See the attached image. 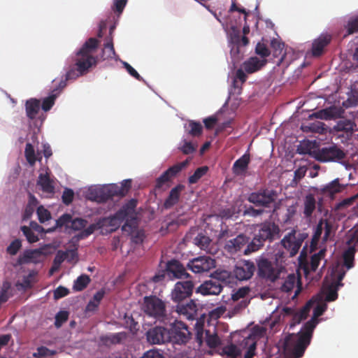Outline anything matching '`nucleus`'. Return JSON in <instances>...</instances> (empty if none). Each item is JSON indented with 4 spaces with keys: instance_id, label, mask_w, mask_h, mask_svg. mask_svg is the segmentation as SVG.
<instances>
[{
    "instance_id": "49530a36",
    "label": "nucleus",
    "mask_w": 358,
    "mask_h": 358,
    "mask_svg": "<svg viewBox=\"0 0 358 358\" xmlns=\"http://www.w3.org/2000/svg\"><path fill=\"white\" fill-rule=\"evenodd\" d=\"M186 131L193 136H197L201 134L203 127L200 122L189 121L185 126Z\"/></svg>"
},
{
    "instance_id": "1a4fd4ad",
    "label": "nucleus",
    "mask_w": 358,
    "mask_h": 358,
    "mask_svg": "<svg viewBox=\"0 0 358 358\" xmlns=\"http://www.w3.org/2000/svg\"><path fill=\"white\" fill-rule=\"evenodd\" d=\"M142 309L149 317L159 321L166 320V306L164 302L155 296H145Z\"/></svg>"
},
{
    "instance_id": "338daca9",
    "label": "nucleus",
    "mask_w": 358,
    "mask_h": 358,
    "mask_svg": "<svg viewBox=\"0 0 358 358\" xmlns=\"http://www.w3.org/2000/svg\"><path fill=\"white\" fill-rule=\"evenodd\" d=\"M128 0H113L112 10L120 15L124 10Z\"/></svg>"
},
{
    "instance_id": "58836bf2",
    "label": "nucleus",
    "mask_w": 358,
    "mask_h": 358,
    "mask_svg": "<svg viewBox=\"0 0 358 358\" xmlns=\"http://www.w3.org/2000/svg\"><path fill=\"white\" fill-rule=\"evenodd\" d=\"M324 219L322 218L319 220L314 230L313 235L312 236L310 245H311L312 249L314 247L320 246L321 244L320 238L324 231Z\"/></svg>"
},
{
    "instance_id": "6e6552de",
    "label": "nucleus",
    "mask_w": 358,
    "mask_h": 358,
    "mask_svg": "<svg viewBox=\"0 0 358 358\" xmlns=\"http://www.w3.org/2000/svg\"><path fill=\"white\" fill-rule=\"evenodd\" d=\"M136 206V201L134 199L130 200L125 203L119 210H117L113 216L105 219L104 222L110 227V231L117 229L123 221L127 222L131 220L134 213Z\"/></svg>"
},
{
    "instance_id": "8fccbe9b",
    "label": "nucleus",
    "mask_w": 358,
    "mask_h": 358,
    "mask_svg": "<svg viewBox=\"0 0 358 358\" xmlns=\"http://www.w3.org/2000/svg\"><path fill=\"white\" fill-rule=\"evenodd\" d=\"M90 281L88 275H81L74 281L73 289L76 291H81L87 287Z\"/></svg>"
},
{
    "instance_id": "ddd939ff",
    "label": "nucleus",
    "mask_w": 358,
    "mask_h": 358,
    "mask_svg": "<svg viewBox=\"0 0 358 358\" xmlns=\"http://www.w3.org/2000/svg\"><path fill=\"white\" fill-rule=\"evenodd\" d=\"M215 260L209 256H199L190 259L187 267L196 274H206L215 268Z\"/></svg>"
},
{
    "instance_id": "a878e982",
    "label": "nucleus",
    "mask_w": 358,
    "mask_h": 358,
    "mask_svg": "<svg viewBox=\"0 0 358 358\" xmlns=\"http://www.w3.org/2000/svg\"><path fill=\"white\" fill-rule=\"evenodd\" d=\"M166 271L173 274V275L179 279H186L189 277L185 268L177 260L169 261L166 264Z\"/></svg>"
},
{
    "instance_id": "c85d7f7f",
    "label": "nucleus",
    "mask_w": 358,
    "mask_h": 358,
    "mask_svg": "<svg viewBox=\"0 0 358 358\" xmlns=\"http://www.w3.org/2000/svg\"><path fill=\"white\" fill-rule=\"evenodd\" d=\"M331 36L328 34H321L317 39H315L312 45V54L313 56H320L324 48L329 43Z\"/></svg>"
},
{
    "instance_id": "0e129e2a",
    "label": "nucleus",
    "mask_w": 358,
    "mask_h": 358,
    "mask_svg": "<svg viewBox=\"0 0 358 358\" xmlns=\"http://www.w3.org/2000/svg\"><path fill=\"white\" fill-rule=\"evenodd\" d=\"M312 116H314L316 118L320 120H330L332 118L333 115L330 108H325L315 112L313 115H310V117Z\"/></svg>"
},
{
    "instance_id": "6e6d98bb",
    "label": "nucleus",
    "mask_w": 358,
    "mask_h": 358,
    "mask_svg": "<svg viewBox=\"0 0 358 358\" xmlns=\"http://www.w3.org/2000/svg\"><path fill=\"white\" fill-rule=\"evenodd\" d=\"M208 171L207 166H201L198 168L194 174L189 176L188 181L190 184L196 183L203 176H204Z\"/></svg>"
},
{
    "instance_id": "864d4df0",
    "label": "nucleus",
    "mask_w": 358,
    "mask_h": 358,
    "mask_svg": "<svg viewBox=\"0 0 358 358\" xmlns=\"http://www.w3.org/2000/svg\"><path fill=\"white\" fill-rule=\"evenodd\" d=\"M38 220L41 223H45V222L51 219V214L48 210L44 206H40L36 210Z\"/></svg>"
},
{
    "instance_id": "6ab92c4d",
    "label": "nucleus",
    "mask_w": 358,
    "mask_h": 358,
    "mask_svg": "<svg viewBox=\"0 0 358 358\" xmlns=\"http://www.w3.org/2000/svg\"><path fill=\"white\" fill-rule=\"evenodd\" d=\"M255 271V264L250 260H245L237 264L234 269V275L238 280H248L252 278Z\"/></svg>"
},
{
    "instance_id": "4be33fe9",
    "label": "nucleus",
    "mask_w": 358,
    "mask_h": 358,
    "mask_svg": "<svg viewBox=\"0 0 358 358\" xmlns=\"http://www.w3.org/2000/svg\"><path fill=\"white\" fill-rule=\"evenodd\" d=\"M188 164L189 160L186 159L185 161L176 164L169 168L157 179V186L161 187L164 183L169 181L173 177L176 176L182 169H184Z\"/></svg>"
},
{
    "instance_id": "9d476101",
    "label": "nucleus",
    "mask_w": 358,
    "mask_h": 358,
    "mask_svg": "<svg viewBox=\"0 0 358 358\" xmlns=\"http://www.w3.org/2000/svg\"><path fill=\"white\" fill-rule=\"evenodd\" d=\"M258 275L264 279L274 282L280 277L283 266L260 257L257 259Z\"/></svg>"
},
{
    "instance_id": "e2e57ef3",
    "label": "nucleus",
    "mask_w": 358,
    "mask_h": 358,
    "mask_svg": "<svg viewBox=\"0 0 358 358\" xmlns=\"http://www.w3.org/2000/svg\"><path fill=\"white\" fill-rule=\"evenodd\" d=\"M120 62L123 65L124 69L127 70V71L131 76L135 78L138 80H142L143 82H145L143 80V78L139 75V73L129 63L122 59L120 60Z\"/></svg>"
},
{
    "instance_id": "cd10ccee",
    "label": "nucleus",
    "mask_w": 358,
    "mask_h": 358,
    "mask_svg": "<svg viewBox=\"0 0 358 358\" xmlns=\"http://www.w3.org/2000/svg\"><path fill=\"white\" fill-rule=\"evenodd\" d=\"M37 272L31 270L27 275H23L22 279H19L15 286L19 291H26L32 287L36 281Z\"/></svg>"
},
{
    "instance_id": "b1692460",
    "label": "nucleus",
    "mask_w": 358,
    "mask_h": 358,
    "mask_svg": "<svg viewBox=\"0 0 358 358\" xmlns=\"http://www.w3.org/2000/svg\"><path fill=\"white\" fill-rule=\"evenodd\" d=\"M294 289L295 290L293 298L297 296L301 292V286L299 275L295 273H291L284 280L281 285V290L288 293L292 292Z\"/></svg>"
},
{
    "instance_id": "bb28decb",
    "label": "nucleus",
    "mask_w": 358,
    "mask_h": 358,
    "mask_svg": "<svg viewBox=\"0 0 358 358\" xmlns=\"http://www.w3.org/2000/svg\"><path fill=\"white\" fill-rule=\"evenodd\" d=\"M313 302L312 301H308L306 305L299 312L295 313L294 310L290 307H284L281 310V313L284 316L286 315H294V319L299 323L301 320L306 318Z\"/></svg>"
},
{
    "instance_id": "f03ea898",
    "label": "nucleus",
    "mask_w": 358,
    "mask_h": 358,
    "mask_svg": "<svg viewBox=\"0 0 358 358\" xmlns=\"http://www.w3.org/2000/svg\"><path fill=\"white\" fill-rule=\"evenodd\" d=\"M348 248L343 252L342 258L333 265L331 272V282L323 287L325 301H334L338 298V290L343 285V279L347 271L354 266L356 245H358V230L352 231L348 234Z\"/></svg>"
},
{
    "instance_id": "f3484780",
    "label": "nucleus",
    "mask_w": 358,
    "mask_h": 358,
    "mask_svg": "<svg viewBox=\"0 0 358 358\" xmlns=\"http://www.w3.org/2000/svg\"><path fill=\"white\" fill-rule=\"evenodd\" d=\"M122 230L124 233H127L131 236V240L136 244H140L143 242L144 238V232L143 230L137 227V220L133 215L130 221L127 220V222L122 227Z\"/></svg>"
},
{
    "instance_id": "72a5a7b5",
    "label": "nucleus",
    "mask_w": 358,
    "mask_h": 358,
    "mask_svg": "<svg viewBox=\"0 0 358 358\" xmlns=\"http://www.w3.org/2000/svg\"><path fill=\"white\" fill-rule=\"evenodd\" d=\"M41 108V101L37 99H30L26 101L25 110L29 119L33 120L36 117Z\"/></svg>"
},
{
    "instance_id": "20e7f679",
    "label": "nucleus",
    "mask_w": 358,
    "mask_h": 358,
    "mask_svg": "<svg viewBox=\"0 0 358 358\" xmlns=\"http://www.w3.org/2000/svg\"><path fill=\"white\" fill-rule=\"evenodd\" d=\"M131 180H124L118 185L115 183L93 185L84 191L86 199L99 203L106 202L115 196H124L131 187Z\"/></svg>"
},
{
    "instance_id": "09e8293b",
    "label": "nucleus",
    "mask_w": 358,
    "mask_h": 358,
    "mask_svg": "<svg viewBox=\"0 0 358 358\" xmlns=\"http://www.w3.org/2000/svg\"><path fill=\"white\" fill-rule=\"evenodd\" d=\"M183 154L189 155L195 152L196 149V145L192 143L190 141H188L187 139L183 138L180 143L178 148Z\"/></svg>"
},
{
    "instance_id": "c03bdc74",
    "label": "nucleus",
    "mask_w": 358,
    "mask_h": 358,
    "mask_svg": "<svg viewBox=\"0 0 358 358\" xmlns=\"http://www.w3.org/2000/svg\"><path fill=\"white\" fill-rule=\"evenodd\" d=\"M355 124L350 120H341L334 126L336 131H345L347 135L352 134Z\"/></svg>"
},
{
    "instance_id": "f8f14e48",
    "label": "nucleus",
    "mask_w": 358,
    "mask_h": 358,
    "mask_svg": "<svg viewBox=\"0 0 358 358\" xmlns=\"http://www.w3.org/2000/svg\"><path fill=\"white\" fill-rule=\"evenodd\" d=\"M307 237V234L296 233L293 229L283 237L280 243L289 252L290 257H293L297 254L303 242Z\"/></svg>"
},
{
    "instance_id": "79ce46f5",
    "label": "nucleus",
    "mask_w": 358,
    "mask_h": 358,
    "mask_svg": "<svg viewBox=\"0 0 358 358\" xmlns=\"http://www.w3.org/2000/svg\"><path fill=\"white\" fill-rule=\"evenodd\" d=\"M96 229V225L94 224H90L85 229H83L80 231L72 237L71 242L73 244L78 243L80 240L87 238L92 234Z\"/></svg>"
},
{
    "instance_id": "0eeeda50",
    "label": "nucleus",
    "mask_w": 358,
    "mask_h": 358,
    "mask_svg": "<svg viewBox=\"0 0 358 358\" xmlns=\"http://www.w3.org/2000/svg\"><path fill=\"white\" fill-rule=\"evenodd\" d=\"M280 193L281 189L278 187H262L250 193L248 201L257 207L269 208L278 199Z\"/></svg>"
},
{
    "instance_id": "680f3d73",
    "label": "nucleus",
    "mask_w": 358,
    "mask_h": 358,
    "mask_svg": "<svg viewBox=\"0 0 358 358\" xmlns=\"http://www.w3.org/2000/svg\"><path fill=\"white\" fill-rule=\"evenodd\" d=\"M53 355L46 347L38 348L36 352L33 353V357L35 358H50Z\"/></svg>"
},
{
    "instance_id": "4468645a",
    "label": "nucleus",
    "mask_w": 358,
    "mask_h": 358,
    "mask_svg": "<svg viewBox=\"0 0 358 358\" xmlns=\"http://www.w3.org/2000/svg\"><path fill=\"white\" fill-rule=\"evenodd\" d=\"M194 287L192 281L189 280L177 282L171 292V300L176 303L187 301L192 296Z\"/></svg>"
},
{
    "instance_id": "a18cd8bd",
    "label": "nucleus",
    "mask_w": 358,
    "mask_h": 358,
    "mask_svg": "<svg viewBox=\"0 0 358 358\" xmlns=\"http://www.w3.org/2000/svg\"><path fill=\"white\" fill-rule=\"evenodd\" d=\"M324 234L320 245H325V243L334 235L333 224L327 219H324Z\"/></svg>"
},
{
    "instance_id": "69168bd1",
    "label": "nucleus",
    "mask_w": 358,
    "mask_h": 358,
    "mask_svg": "<svg viewBox=\"0 0 358 358\" xmlns=\"http://www.w3.org/2000/svg\"><path fill=\"white\" fill-rule=\"evenodd\" d=\"M22 247V242L19 239H15L12 241L10 245L8 246L6 250L7 252L10 255H15L19 250Z\"/></svg>"
},
{
    "instance_id": "f704fd0d",
    "label": "nucleus",
    "mask_w": 358,
    "mask_h": 358,
    "mask_svg": "<svg viewBox=\"0 0 358 358\" xmlns=\"http://www.w3.org/2000/svg\"><path fill=\"white\" fill-rule=\"evenodd\" d=\"M41 255L40 250H27L19 256L17 262L20 264L36 262V259Z\"/></svg>"
},
{
    "instance_id": "a19ab883",
    "label": "nucleus",
    "mask_w": 358,
    "mask_h": 358,
    "mask_svg": "<svg viewBox=\"0 0 358 358\" xmlns=\"http://www.w3.org/2000/svg\"><path fill=\"white\" fill-rule=\"evenodd\" d=\"M343 188V187L339 183L338 178H336L325 185L322 190L324 194L333 196L335 194L340 192Z\"/></svg>"
},
{
    "instance_id": "5701e85b",
    "label": "nucleus",
    "mask_w": 358,
    "mask_h": 358,
    "mask_svg": "<svg viewBox=\"0 0 358 358\" xmlns=\"http://www.w3.org/2000/svg\"><path fill=\"white\" fill-rule=\"evenodd\" d=\"M188 164L189 160L186 159L185 161L176 164L169 168L157 179V186L161 187L164 183L169 181L173 177L176 176L182 169H184Z\"/></svg>"
},
{
    "instance_id": "f257e3e1",
    "label": "nucleus",
    "mask_w": 358,
    "mask_h": 358,
    "mask_svg": "<svg viewBox=\"0 0 358 358\" xmlns=\"http://www.w3.org/2000/svg\"><path fill=\"white\" fill-rule=\"evenodd\" d=\"M327 309L326 303L317 304L314 308L312 318L303 324L299 332L288 334L278 342L277 345L278 351L291 358L302 357L310 343L313 332L320 322L318 317L322 315Z\"/></svg>"
},
{
    "instance_id": "e433bc0d",
    "label": "nucleus",
    "mask_w": 358,
    "mask_h": 358,
    "mask_svg": "<svg viewBox=\"0 0 358 358\" xmlns=\"http://www.w3.org/2000/svg\"><path fill=\"white\" fill-rule=\"evenodd\" d=\"M101 57L103 60L113 59L115 61L121 60L118 55H116L112 38L108 39L103 45Z\"/></svg>"
},
{
    "instance_id": "c756f323",
    "label": "nucleus",
    "mask_w": 358,
    "mask_h": 358,
    "mask_svg": "<svg viewBox=\"0 0 358 358\" xmlns=\"http://www.w3.org/2000/svg\"><path fill=\"white\" fill-rule=\"evenodd\" d=\"M72 216L71 214L64 213L55 220V225L46 229V233H52L57 229L64 227V232L70 233V224Z\"/></svg>"
},
{
    "instance_id": "2f4dec72",
    "label": "nucleus",
    "mask_w": 358,
    "mask_h": 358,
    "mask_svg": "<svg viewBox=\"0 0 358 358\" xmlns=\"http://www.w3.org/2000/svg\"><path fill=\"white\" fill-rule=\"evenodd\" d=\"M183 189V185H178L170 191L168 197L166 199L164 203V207L166 209L171 208L178 202L180 193Z\"/></svg>"
},
{
    "instance_id": "4d7b16f0",
    "label": "nucleus",
    "mask_w": 358,
    "mask_h": 358,
    "mask_svg": "<svg viewBox=\"0 0 358 358\" xmlns=\"http://www.w3.org/2000/svg\"><path fill=\"white\" fill-rule=\"evenodd\" d=\"M21 231L25 236L27 241L30 243H36L38 241V236L29 227L22 226L21 227Z\"/></svg>"
},
{
    "instance_id": "4c0bfd02",
    "label": "nucleus",
    "mask_w": 358,
    "mask_h": 358,
    "mask_svg": "<svg viewBox=\"0 0 358 358\" xmlns=\"http://www.w3.org/2000/svg\"><path fill=\"white\" fill-rule=\"evenodd\" d=\"M264 62L263 60L254 57H250L249 59L245 61L243 64V69L249 73H252L259 70L261 66L264 65Z\"/></svg>"
},
{
    "instance_id": "3c124183",
    "label": "nucleus",
    "mask_w": 358,
    "mask_h": 358,
    "mask_svg": "<svg viewBox=\"0 0 358 358\" xmlns=\"http://www.w3.org/2000/svg\"><path fill=\"white\" fill-rule=\"evenodd\" d=\"M87 224V221L85 219L76 217L71 218L70 224V231H80L83 229H85Z\"/></svg>"
},
{
    "instance_id": "dca6fc26",
    "label": "nucleus",
    "mask_w": 358,
    "mask_h": 358,
    "mask_svg": "<svg viewBox=\"0 0 358 358\" xmlns=\"http://www.w3.org/2000/svg\"><path fill=\"white\" fill-rule=\"evenodd\" d=\"M170 338L169 329L162 326L154 327L146 332L147 341L152 345H162L169 343Z\"/></svg>"
},
{
    "instance_id": "7c9ffc66",
    "label": "nucleus",
    "mask_w": 358,
    "mask_h": 358,
    "mask_svg": "<svg viewBox=\"0 0 358 358\" xmlns=\"http://www.w3.org/2000/svg\"><path fill=\"white\" fill-rule=\"evenodd\" d=\"M250 161V154L248 152H245L234 163L232 167L234 173L236 176L243 174L248 168Z\"/></svg>"
},
{
    "instance_id": "aec40b11",
    "label": "nucleus",
    "mask_w": 358,
    "mask_h": 358,
    "mask_svg": "<svg viewBox=\"0 0 358 358\" xmlns=\"http://www.w3.org/2000/svg\"><path fill=\"white\" fill-rule=\"evenodd\" d=\"M223 288L221 284H219L213 278L204 281L196 289V293L201 294L203 296L218 295L221 293Z\"/></svg>"
},
{
    "instance_id": "2eb2a0df",
    "label": "nucleus",
    "mask_w": 358,
    "mask_h": 358,
    "mask_svg": "<svg viewBox=\"0 0 358 358\" xmlns=\"http://www.w3.org/2000/svg\"><path fill=\"white\" fill-rule=\"evenodd\" d=\"M169 333L171 337L169 343L173 345L185 344L190 336L187 326L184 323L178 321L171 324L170 329H169Z\"/></svg>"
},
{
    "instance_id": "39448f33",
    "label": "nucleus",
    "mask_w": 358,
    "mask_h": 358,
    "mask_svg": "<svg viewBox=\"0 0 358 358\" xmlns=\"http://www.w3.org/2000/svg\"><path fill=\"white\" fill-rule=\"evenodd\" d=\"M327 253V245H320L314 247L313 249L311 245H306L302 248L299 257V264L306 275L310 272H315L322 263L321 269L326 266L327 260L325 255Z\"/></svg>"
},
{
    "instance_id": "774afa93",
    "label": "nucleus",
    "mask_w": 358,
    "mask_h": 358,
    "mask_svg": "<svg viewBox=\"0 0 358 358\" xmlns=\"http://www.w3.org/2000/svg\"><path fill=\"white\" fill-rule=\"evenodd\" d=\"M73 197V191L70 188H65L62 196L63 203L66 205L70 204L72 202Z\"/></svg>"
},
{
    "instance_id": "de8ad7c7",
    "label": "nucleus",
    "mask_w": 358,
    "mask_h": 358,
    "mask_svg": "<svg viewBox=\"0 0 358 358\" xmlns=\"http://www.w3.org/2000/svg\"><path fill=\"white\" fill-rule=\"evenodd\" d=\"M348 34L358 32V15L350 16L345 25Z\"/></svg>"
},
{
    "instance_id": "052dcab7",
    "label": "nucleus",
    "mask_w": 358,
    "mask_h": 358,
    "mask_svg": "<svg viewBox=\"0 0 358 358\" xmlns=\"http://www.w3.org/2000/svg\"><path fill=\"white\" fill-rule=\"evenodd\" d=\"M250 291V289L248 286L240 287L231 294V299L234 301H238L241 299L245 298L249 294Z\"/></svg>"
},
{
    "instance_id": "9b49d317",
    "label": "nucleus",
    "mask_w": 358,
    "mask_h": 358,
    "mask_svg": "<svg viewBox=\"0 0 358 358\" xmlns=\"http://www.w3.org/2000/svg\"><path fill=\"white\" fill-rule=\"evenodd\" d=\"M344 150L337 145L333 144L323 147L314 151V157L321 162H336L343 164L342 160L345 157Z\"/></svg>"
},
{
    "instance_id": "412c9836",
    "label": "nucleus",
    "mask_w": 358,
    "mask_h": 358,
    "mask_svg": "<svg viewBox=\"0 0 358 358\" xmlns=\"http://www.w3.org/2000/svg\"><path fill=\"white\" fill-rule=\"evenodd\" d=\"M249 243V238L246 235L241 234L236 237L227 241L225 243L224 248L228 252L234 254L241 251Z\"/></svg>"
},
{
    "instance_id": "603ef678",
    "label": "nucleus",
    "mask_w": 358,
    "mask_h": 358,
    "mask_svg": "<svg viewBox=\"0 0 358 358\" xmlns=\"http://www.w3.org/2000/svg\"><path fill=\"white\" fill-rule=\"evenodd\" d=\"M194 243L201 250H207L210 243V239L208 236L199 234L194 238Z\"/></svg>"
},
{
    "instance_id": "7ed1b4c3",
    "label": "nucleus",
    "mask_w": 358,
    "mask_h": 358,
    "mask_svg": "<svg viewBox=\"0 0 358 358\" xmlns=\"http://www.w3.org/2000/svg\"><path fill=\"white\" fill-rule=\"evenodd\" d=\"M99 44L97 39L90 38L83 46L76 50L66 62V70L64 80H76L77 78L85 74L90 69L96 64V57L92 55Z\"/></svg>"
},
{
    "instance_id": "13d9d810",
    "label": "nucleus",
    "mask_w": 358,
    "mask_h": 358,
    "mask_svg": "<svg viewBox=\"0 0 358 358\" xmlns=\"http://www.w3.org/2000/svg\"><path fill=\"white\" fill-rule=\"evenodd\" d=\"M69 312L66 310H60L55 315V326L60 328L62 324L68 320Z\"/></svg>"
},
{
    "instance_id": "c9c22d12",
    "label": "nucleus",
    "mask_w": 358,
    "mask_h": 358,
    "mask_svg": "<svg viewBox=\"0 0 358 358\" xmlns=\"http://www.w3.org/2000/svg\"><path fill=\"white\" fill-rule=\"evenodd\" d=\"M316 208V200L311 194H307L303 200V211L304 217L309 218L312 216Z\"/></svg>"
},
{
    "instance_id": "bf43d9fd",
    "label": "nucleus",
    "mask_w": 358,
    "mask_h": 358,
    "mask_svg": "<svg viewBox=\"0 0 358 358\" xmlns=\"http://www.w3.org/2000/svg\"><path fill=\"white\" fill-rule=\"evenodd\" d=\"M241 32L235 27H231L229 34V44H241Z\"/></svg>"
},
{
    "instance_id": "473e14b6",
    "label": "nucleus",
    "mask_w": 358,
    "mask_h": 358,
    "mask_svg": "<svg viewBox=\"0 0 358 358\" xmlns=\"http://www.w3.org/2000/svg\"><path fill=\"white\" fill-rule=\"evenodd\" d=\"M37 185L44 193L52 194L55 192L52 180L47 174L40 173Z\"/></svg>"
},
{
    "instance_id": "ea45409f",
    "label": "nucleus",
    "mask_w": 358,
    "mask_h": 358,
    "mask_svg": "<svg viewBox=\"0 0 358 358\" xmlns=\"http://www.w3.org/2000/svg\"><path fill=\"white\" fill-rule=\"evenodd\" d=\"M210 276L219 284H221L222 288L224 285L231 282V273L226 270H217L211 273Z\"/></svg>"
},
{
    "instance_id": "393cba45",
    "label": "nucleus",
    "mask_w": 358,
    "mask_h": 358,
    "mask_svg": "<svg viewBox=\"0 0 358 358\" xmlns=\"http://www.w3.org/2000/svg\"><path fill=\"white\" fill-rule=\"evenodd\" d=\"M66 86V80H61L58 87L52 90L51 92L49 94V95L43 99V102L41 105V107L43 111L47 112L52 108V107L55 104L56 99L60 94L61 90L64 89Z\"/></svg>"
},
{
    "instance_id": "5fc2aeb1",
    "label": "nucleus",
    "mask_w": 358,
    "mask_h": 358,
    "mask_svg": "<svg viewBox=\"0 0 358 358\" xmlns=\"http://www.w3.org/2000/svg\"><path fill=\"white\" fill-rule=\"evenodd\" d=\"M206 342L208 347L213 348L220 345V340L215 334H210V331H206Z\"/></svg>"
},
{
    "instance_id": "423d86ee",
    "label": "nucleus",
    "mask_w": 358,
    "mask_h": 358,
    "mask_svg": "<svg viewBox=\"0 0 358 358\" xmlns=\"http://www.w3.org/2000/svg\"><path fill=\"white\" fill-rule=\"evenodd\" d=\"M279 226L271 222H264L257 225L255 229V234L252 240L244 250L245 255H249L252 252L257 251L263 245L265 241H272L280 236Z\"/></svg>"
},
{
    "instance_id": "a211bd4d",
    "label": "nucleus",
    "mask_w": 358,
    "mask_h": 358,
    "mask_svg": "<svg viewBox=\"0 0 358 358\" xmlns=\"http://www.w3.org/2000/svg\"><path fill=\"white\" fill-rule=\"evenodd\" d=\"M175 311L188 320H193L196 316V305L192 300L176 303Z\"/></svg>"
},
{
    "instance_id": "37998d69",
    "label": "nucleus",
    "mask_w": 358,
    "mask_h": 358,
    "mask_svg": "<svg viewBox=\"0 0 358 358\" xmlns=\"http://www.w3.org/2000/svg\"><path fill=\"white\" fill-rule=\"evenodd\" d=\"M24 154L26 159L31 166H33L37 160L41 159L40 154L35 152L34 146L30 143L26 144Z\"/></svg>"
}]
</instances>
